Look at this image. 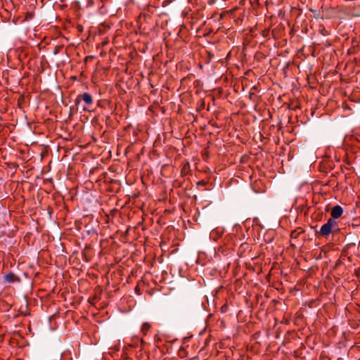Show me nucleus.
I'll return each instance as SVG.
<instances>
[{
  "instance_id": "1a4fd4ad",
  "label": "nucleus",
  "mask_w": 360,
  "mask_h": 360,
  "mask_svg": "<svg viewBox=\"0 0 360 360\" xmlns=\"http://www.w3.org/2000/svg\"><path fill=\"white\" fill-rule=\"evenodd\" d=\"M357 15H360V13H357Z\"/></svg>"
},
{
  "instance_id": "7ed1b4c3",
  "label": "nucleus",
  "mask_w": 360,
  "mask_h": 360,
  "mask_svg": "<svg viewBox=\"0 0 360 360\" xmlns=\"http://www.w3.org/2000/svg\"><path fill=\"white\" fill-rule=\"evenodd\" d=\"M342 213H343L342 207L340 205H335L332 208L331 212H330V214L332 217L331 219H333L334 220L336 219H338L339 217H341Z\"/></svg>"
},
{
  "instance_id": "20e7f679",
  "label": "nucleus",
  "mask_w": 360,
  "mask_h": 360,
  "mask_svg": "<svg viewBox=\"0 0 360 360\" xmlns=\"http://www.w3.org/2000/svg\"><path fill=\"white\" fill-rule=\"evenodd\" d=\"M4 278V281L8 283H13L20 281V278L11 271L5 274Z\"/></svg>"
},
{
  "instance_id": "f03ea898",
  "label": "nucleus",
  "mask_w": 360,
  "mask_h": 360,
  "mask_svg": "<svg viewBox=\"0 0 360 360\" xmlns=\"http://www.w3.org/2000/svg\"><path fill=\"white\" fill-rule=\"evenodd\" d=\"M81 101H84L86 105V106L83 108L84 111L89 110V107H90L94 102L91 95L87 92H84L77 95L75 101V105H79Z\"/></svg>"
},
{
  "instance_id": "6e6552de",
  "label": "nucleus",
  "mask_w": 360,
  "mask_h": 360,
  "mask_svg": "<svg viewBox=\"0 0 360 360\" xmlns=\"http://www.w3.org/2000/svg\"><path fill=\"white\" fill-rule=\"evenodd\" d=\"M198 185L205 186V185H206V182L205 181H200L198 182Z\"/></svg>"
},
{
  "instance_id": "0eeeda50",
  "label": "nucleus",
  "mask_w": 360,
  "mask_h": 360,
  "mask_svg": "<svg viewBox=\"0 0 360 360\" xmlns=\"http://www.w3.org/2000/svg\"><path fill=\"white\" fill-rule=\"evenodd\" d=\"M151 325L148 323H143L141 326V331L146 335L147 332L150 329Z\"/></svg>"
},
{
  "instance_id": "f257e3e1",
  "label": "nucleus",
  "mask_w": 360,
  "mask_h": 360,
  "mask_svg": "<svg viewBox=\"0 0 360 360\" xmlns=\"http://www.w3.org/2000/svg\"><path fill=\"white\" fill-rule=\"evenodd\" d=\"M337 230H338V222L333 219H329L328 221L321 227L319 233L323 237H327L333 231Z\"/></svg>"
},
{
  "instance_id": "423d86ee",
  "label": "nucleus",
  "mask_w": 360,
  "mask_h": 360,
  "mask_svg": "<svg viewBox=\"0 0 360 360\" xmlns=\"http://www.w3.org/2000/svg\"><path fill=\"white\" fill-rule=\"evenodd\" d=\"M221 236V233H220L217 230H213L210 233V237L212 238L214 240H217L218 238H219Z\"/></svg>"
},
{
  "instance_id": "39448f33",
  "label": "nucleus",
  "mask_w": 360,
  "mask_h": 360,
  "mask_svg": "<svg viewBox=\"0 0 360 360\" xmlns=\"http://www.w3.org/2000/svg\"><path fill=\"white\" fill-rule=\"evenodd\" d=\"M304 233V231L300 230V229H295L291 231L290 237H291V246L295 248L296 244L294 240L299 238L300 234Z\"/></svg>"
}]
</instances>
